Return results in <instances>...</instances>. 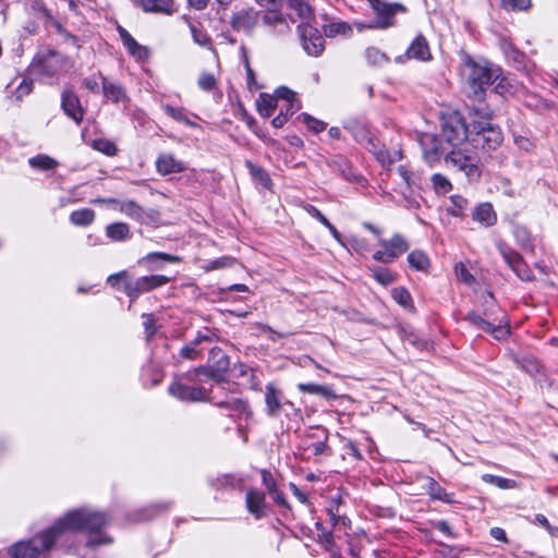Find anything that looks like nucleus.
Listing matches in <instances>:
<instances>
[{
  "label": "nucleus",
  "mask_w": 558,
  "mask_h": 558,
  "mask_svg": "<svg viewBox=\"0 0 558 558\" xmlns=\"http://www.w3.org/2000/svg\"><path fill=\"white\" fill-rule=\"evenodd\" d=\"M110 518L105 512L77 509L68 512L48 530L37 534L29 541L19 542L10 547L11 558H44L54 541L66 532L86 531L90 535L88 546L110 544L111 538L100 533Z\"/></svg>",
  "instance_id": "obj_1"
},
{
  "label": "nucleus",
  "mask_w": 558,
  "mask_h": 558,
  "mask_svg": "<svg viewBox=\"0 0 558 558\" xmlns=\"http://www.w3.org/2000/svg\"><path fill=\"white\" fill-rule=\"evenodd\" d=\"M471 119V142L485 150H494L502 143V134L498 128L492 125L493 111L486 101L466 105Z\"/></svg>",
  "instance_id": "obj_2"
},
{
  "label": "nucleus",
  "mask_w": 558,
  "mask_h": 558,
  "mask_svg": "<svg viewBox=\"0 0 558 558\" xmlns=\"http://www.w3.org/2000/svg\"><path fill=\"white\" fill-rule=\"evenodd\" d=\"M469 102L468 105L485 101V87L493 84L499 76V70L493 69L488 64L470 62L469 64Z\"/></svg>",
  "instance_id": "obj_3"
},
{
  "label": "nucleus",
  "mask_w": 558,
  "mask_h": 558,
  "mask_svg": "<svg viewBox=\"0 0 558 558\" xmlns=\"http://www.w3.org/2000/svg\"><path fill=\"white\" fill-rule=\"evenodd\" d=\"M68 59L62 53L53 49H45L37 52L31 65V74L41 80L58 77L64 71Z\"/></svg>",
  "instance_id": "obj_4"
},
{
  "label": "nucleus",
  "mask_w": 558,
  "mask_h": 558,
  "mask_svg": "<svg viewBox=\"0 0 558 558\" xmlns=\"http://www.w3.org/2000/svg\"><path fill=\"white\" fill-rule=\"evenodd\" d=\"M465 319L498 341L507 339L510 335L509 320L501 311H499V315H494L492 311L485 310L483 316L476 312H470Z\"/></svg>",
  "instance_id": "obj_5"
},
{
  "label": "nucleus",
  "mask_w": 558,
  "mask_h": 558,
  "mask_svg": "<svg viewBox=\"0 0 558 558\" xmlns=\"http://www.w3.org/2000/svg\"><path fill=\"white\" fill-rule=\"evenodd\" d=\"M376 14V19L368 25L356 24L357 29L362 32L364 28L387 29L395 25V15L397 13L407 12V8L398 2H387L386 0H367Z\"/></svg>",
  "instance_id": "obj_6"
},
{
  "label": "nucleus",
  "mask_w": 558,
  "mask_h": 558,
  "mask_svg": "<svg viewBox=\"0 0 558 558\" xmlns=\"http://www.w3.org/2000/svg\"><path fill=\"white\" fill-rule=\"evenodd\" d=\"M471 121L466 124L459 112H452L442 118L441 137L452 145L471 140Z\"/></svg>",
  "instance_id": "obj_7"
},
{
  "label": "nucleus",
  "mask_w": 558,
  "mask_h": 558,
  "mask_svg": "<svg viewBox=\"0 0 558 558\" xmlns=\"http://www.w3.org/2000/svg\"><path fill=\"white\" fill-rule=\"evenodd\" d=\"M300 39L304 50L310 56H318L324 50L325 39L319 31L312 26L308 22H302L298 26Z\"/></svg>",
  "instance_id": "obj_8"
},
{
  "label": "nucleus",
  "mask_w": 558,
  "mask_h": 558,
  "mask_svg": "<svg viewBox=\"0 0 558 558\" xmlns=\"http://www.w3.org/2000/svg\"><path fill=\"white\" fill-rule=\"evenodd\" d=\"M498 250L507 265L521 280L530 281L534 278L532 270L529 268L527 264L518 252L502 243L498 244Z\"/></svg>",
  "instance_id": "obj_9"
},
{
  "label": "nucleus",
  "mask_w": 558,
  "mask_h": 558,
  "mask_svg": "<svg viewBox=\"0 0 558 558\" xmlns=\"http://www.w3.org/2000/svg\"><path fill=\"white\" fill-rule=\"evenodd\" d=\"M446 163L463 171L471 181H475L481 175V170L476 158L465 155L462 151H451L446 156Z\"/></svg>",
  "instance_id": "obj_10"
},
{
  "label": "nucleus",
  "mask_w": 558,
  "mask_h": 558,
  "mask_svg": "<svg viewBox=\"0 0 558 558\" xmlns=\"http://www.w3.org/2000/svg\"><path fill=\"white\" fill-rule=\"evenodd\" d=\"M168 392L170 396L185 402L209 401L206 389L189 386L177 380L169 386Z\"/></svg>",
  "instance_id": "obj_11"
},
{
  "label": "nucleus",
  "mask_w": 558,
  "mask_h": 558,
  "mask_svg": "<svg viewBox=\"0 0 558 558\" xmlns=\"http://www.w3.org/2000/svg\"><path fill=\"white\" fill-rule=\"evenodd\" d=\"M259 19V12L253 8H242L232 13L230 25L236 32L251 34L258 24Z\"/></svg>",
  "instance_id": "obj_12"
},
{
  "label": "nucleus",
  "mask_w": 558,
  "mask_h": 558,
  "mask_svg": "<svg viewBox=\"0 0 558 558\" xmlns=\"http://www.w3.org/2000/svg\"><path fill=\"white\" fill-rule=\"evenodd\" d=\"M61 107L64 113L76 124H80L84 117V109L78 96L71 89H65L61 95Z\"/></svg>",
  "instance_id": "obj_13"
},
{
  "label": "nucleus",
  "mask_w": 558,
  "mask_h": 558,
  "mask_svg": "<svg viewBox=\"0 0 558 558\" xmlns=\"http://www.w3.org/2000/svg\"><path fill=\"white\" fill-rule=\"evenodd\" d=\"M282 391L274 384H267L265 387L266 413L270 417H278L284 404H291L289 401L282 402Z\"/></svg>",
  "instance_id": "obj_14"
},
{
  "label": "nucleus",
  "mask_w": 558,
  "mask_h": 558,
  "mask_svg": "<svg viewBox=\"0 0 558 558\" xmlns=\"http://www.w3.org/2000/svg\"><path fill=\"white\" fill-rule=\"evenodd\" d=\"M208 363L215 369L214 376L222 380L229 369V356L220 348L215 347L209 351Z\"/></svg>",
  "instance_id": "obj_15"
},
{
  "label": "nucleus",
  "mask_w": 558,
  "mask_h": 558,
  "mask_svg": "<svg viewBox=\"0 0 558 558\" xmlns=\"http://www.w3.org/2000/svg\"><path fill=\"white\" fill-rule=\"evenodd\" d=\"M102 78V93L107 100L113 104H123L126 105L130 101V98L122 87V85L108 81L106 77Z\"/></svg>",
  "instance_id": "obj_16"
},
{
  "label": "nucleus",
  "mask_w": 558,
  "mask_h": 558,
  "mask_svg": "<svg viewBox=\"0 0 558 558\" xmlns=\"http://www.w3.org/2000/svg\"><path fill=\"white\" fill-rule=\"evenodd\" d=\"M265 26L271 28L276 34L283 35L290 31V26L286 17L276 10H269L262 16Z\"/></svg>",
  "instance_id": "obj_17"
},
{
  "label": "nucleus",
  "mask_w": 558,
  "mask_h": 558,
  "mask_svg": "<svg viewBox=\"0 0 558 558\" xmlns=\"http://www.w3.org/2000/svg\"><path fill=\"white\" fill-rule=\"evenodd\" d=\"M405 57L420 61H428L432 58L428 43L423 35H418L409 46Z\"/></svg>",
  "instance_id": "obj_18"
},
{
  "label": "nucleus",
  "mask_w": 558,
  "mask_h": 558,
  "mask_svg": "<svg viewBox=\"0 0 558 558\" xmlns=\"http://www.w3.org/2000/svg\"><path fill=\"white\" fill-rule=\"evenodd\" d=\"M118 33L130 54L138 60L147 58V48L140 45L125 28L118 26Z\"/></svg>",
  "instance_id": "obj_19"
},
{
  "label": "nucleus",
  "mask_w": 558,
  "mask_h": 558,
  "mask_svg": "<svg viewBox=\"0 0 558 558\" xmlns=\"http://www.w3.org/2000/svg\"><path fill=\"white\" fill-rule=\"evenodd\" d=\"M500 48L506 58L513 63L515 69H525V54L518 50L513 44L505 38L500 40Z\"/></svg>",
  "instance_id": "obj_20"
},
{
  "label": "nucleus",
  "mask_w": 558,
  "mask_h": 558,
  "mask_svg": "<svg viewBox=\"0 0 558 558\" xmlns=\"http://www.w3.org/2000/svg\"><path fill=\"white\" fill-rule=\"evenodd\" d=\"M423 146L424 158L427 162L433 163L439 160L442 155V149L439 146V142L432 135H424L421 140Z\"/></svg>",
  "instance_id": "obj_21"
},
{
  "label": "nucleus",
  "mask_w": 558,
  "mask_h": 558,
  "mask_svg": "<svg viewBox=\"0 0 558 558\" xmlns=\"http://www.w3.org/2000/svg\"><path fill=\"white\" fill-rule=\"evenodd\" d=\"M265 495L258 490H250L246 494V508L256 519L264 515Z\"/></svg>",
  "instance_id": "obj_22"
},
{
  "label": "nucleus",
  "mask_w": 558,
  "mask_h": 558,
  "mask_svg": "<svg viewBox=\"0 0 558 558\" xmlns=\"http://www.w3.org/2000/svg\"><path fill=\"white\" fill-rule=\"evenodd\" d=\"M472 217L485 227L494 226L497 220L493 206L488 203L478 205L473 211Z\"/></svg>",
  "instance_id": "obj_23"
},
{
  "label": "nucleus",
  "mask_w": 558,
  "mask_h": 558,
  "mask_svg": "<svg viewBox=\"0 0 558 558\" xmlns=\"http://www.w3.org/2000/svg\"><path fill=\"white\" fill-rule=\"evenodd\" d=\"M106 235L113 242H122L131 238L130 227L124 222H113L106 227Z\"/></svg>",
  "instance_id": "obj_24"
},
{
  "label": "nucleus",
  "mask_w": 558,
  "mask_h": 558,
  "mask_svg": "<svg viewBox=\"0 0 558 558\" xmlns=\"http://www.w3.org/2000/svg\"><path fill=\"white\" fill-rule=\"evenodd\" d=\"M278 107V97H275V95H269L266 93L259 95L257 100V110L260 116L269 118Z\"/></svg>",
  "instance_id": "obj_25"
},
{
  "label": "nucleus",
  "mask_w": 558,
  "mask_h": 558,
  "mask_svg": "<svg viewBox=\"0 0 558 558\" xmlns=\"http://www.w3.org/2000/svg\"><path fill=\"white\" fill-rule=\"evenodd\" d=\"M140 4L146 12L170 14L173 8V0H140Z\"/></svg>",
  "instance_id": "obj_26"
},
{
  "label": "nucleus",
  "mask_w": 558,
  "mask_h": 558,
  "mask_svg": "<svg viewBox=\"0 0 558 558\" xmlns=\"http://www.w3.org/2000/svg\"><path fill=\"white\" fill-rule=\"evenodd\" d=\"M428 495L436 500L450 504L453 501L452 495L448 494L434 478L426 477L425 485Z\"/></svg>",
  "instance_id": "obj_27"
},
{
  "label": "nucleus",
  "mask_w": 558,
  "mask_h": 558,
  "mask_svg": "<svg viewBox=\"0 0 558 558\" xmlns=\"http://www.w3.org/2000/svg\"><path fill=\"white\" fill-rule=\"evenodd\" d=\"M157 169L162 174H169L181 171L183 168L172 155H161L157 162Z\"/></svg>",
  "instance_id": "obj_28"
},
{
  "label": "nucleus",
  "mask_w": 558,
  "mask_h": 558,
  "mask_svg": "<svg viewBox=\"0 0 558 558\" xmlns=\"http://www.w3.org/2000/svg\"><path fill=\"white\" fill-rule=\"evenodd\" d=\"M123 291L128 296H130L133 300L137 299L138 295L142 293L149 292L146 276L141 277L134 281L129 279V281H125Z\"/></svg>",
  "instance_id": "obj_29"
},
{
  "label": "nucleus",
  "mask_w": 558,
  "mask_h": 558,
  "mask_svg": "<svg viewBox=\"0 0 558 558\" xmlns=\"http://www.w3.org/2000/svg\"><path fill=\"white\" fill-rule=\"evenodd\" d=\"M379 245L392 251L397 257L409 250V244L401 234H395L390 240H379Z\"/></svg>",
  "instance_id": "obj_30"
},
{
  "label": "nucleus",
  "mask_w": 558,
  "mask_h": 558,
  "mask_svg": "<svg viewBox=\"0 0 558 558\" xmlns=\"http://www.w3.org/2000/svg\"><path fill=\"white\" fill-rule=\"evenodd\" d=\"M364 57L371 66H384L389 63V57L376 47H368Z\"/></svg>",
  "instance_id": "obj_31"
},
{
  "label": "nucleus",
  "mask_w": 558,
  "mask_h": 558,
  "mask_svg": "<svg viewBox=\"0 0 558 558\" xmlns=\"http://www.w3.org/2000/svg\"><path fill=\"white\" fill-rule=\"evenodd\" d=\"M275 97H278V102L280 100L289 102L292 113H295L301 108L300 101L295 98V93L288 87L281 86L277 88Z\"/></svg>",
  "instance_id": "obj_32"
},
{
  "label": "nucleus",
  "mask_w": 558,
  "mask_h": 558,
  "mask_svg": "<svg viewBox=\"0 0 558 558\" xmlns=\"http://www.w3.org/2000/svg\"><path fill=\"white\" fill-rule=\"evenodd\" d=\"M95 219V213L94 210L89 208H83L78 210H74L70 215V221L75 226H88L90 225Z\"/></svg>",
  "instance_id": "obj_33"
},
{
  "label": "nucleus",
  "mask_w": 558,
  "mask_h": 558,
  "mask_svg": "<svg viewBox=\"0 0 558 558\" xmlns=\"http://www.w3.org/2000/svg\"><path fill=\"white\" fill-rule=\"evenodd\" d=\"M298 388L302 392H307L312 395H318L323 396L326 399L335 398V393L331 388L325 385H317V384H299Z\"/></svg>",
  "instance_id": "obj_34"
},
{
  "label": "nucleus",
  "mask_w": 558,
  "mask_h": 558,
  "mask_svg": "<svg viewBox=\"0 0 558 558\" xmlns=\"http://www.w3.org/2000/svg\"><path fill=\"white\" fill-rule=\"evenodd\" d=\"M32 168L38 170H51L58 166V161L48 155L39 154L28 160Z\"/></svg>",
  "instance_id": "obj_35"
},
{
  "label": "nucleus",
  "mask_w": 558,
  "mask_h": 558,
  "mask_svg": "<svg viewBox=\"0 0 558 558\" xmlns=\"http://www.w3.org/2000/svg\"><path fill=\"white\" fill-rule=\"evenodd\" d=\"M245 166L253 179L258 181L264 187L270 186L271 180L268 173L262 167L253 163L250 160L245 162Z\"/></svg>",
  "instance_id": "obj_36"
},
{
  "label": "nucleus",
  "mask_w": 558,
  "mask_h": 558,
  "mask_svg": "<svg viewBox=\"0 0 558 558\" xmlns=\"http://www.w3.org/2000/svg\"><path fill=\"white\" fill-rule=\"evenodd\" d=\"M190 31L192 34L193 41L204 48L214 50L213 41L210 36L202 28H198L194 24H190Z\"/></svg>",
  "instance_id": "obj_37"
},
{
  "label": "nucleus",
  "mask_w": 558,
  "mask_h": 558,
  "mask_svg": "<svg viewBox=\"0 0 558 558\" xmlns=\"http://www.w3.org/2000/svg\"><path fill=\"white\" fill-rule=\"evenodd\" d=\"M408 262L415 270H426L429 266V259L423 251L415 250L408 255Z\"/></svg>",
  "instance_id": "obj_38"
},
{
  "label": "nucleus",
  "mask_w": 558,
  "mask_h": 558,
  "mask_svg": "<svg viewBox=\"0 0 558 558\" xmlns=\"http://www.w3.org/2000/svg\"><path fill=\"white\" fill-rule=\"evenodd\" d=\"M162 109L169 117H171L175 121L182 122L191 128L196 126V123H194L187 118L186 112L183 108L165 105L162 106Z\"/></svg>",
  "instance_id": "obj_39"
},
{
  "label": "nucleus",
  "mask_w": 558,
  "mask_h": 558,
  "mask_svg": "<svg viewBox=\"0 0 558 558\" xmlns=\"http://www.w3.org/2000/svg\"><path fill=\"white\" fill-rule=\"evenodd\" d=\"M371 270L373 272L374 279L384 287L393 283L397 279V276L387 268L374 267Z\"/></svg>",
  "instance_id": "obj_40"
},
{
  "label": "nucleus",
  "mask_w": 558,
  "mask_h": 558,
  "mask_svg": "<svg viewBox=\"0 0 558 558\" xmlns=\"http://www.w3.org/2000/svg\"><path fill=\"white\" fill-rule=\"evenodd\" d=\"M289 7L296 13V15L307 22L312 16L311 7L305 0H288Z\"/></svg>",
  "instance_id": "obj_41"
},
{
  "label": "nucleus",
  "mask_w": 558,
  "mask_h": 558,
  "mask_svg": "<svg viewBox=\"0 0 558 558\" xmlns=\"http://www.w3.org/2000/svg\"><path fill=\"white\" fill-rule=\"evenodd\" d=\"M215 404H216V407H218L220 409L233 411V412H238V413H244L248 409L247 403L239 398H232L230 400L220 401Z\"/></svg>",
  "instance_id": "obj_42"
},
{
  "label": "nucleus",
  "mask_w": 558,
  "mask_h": 558,
  "mask_svg": "<svg viewBox=\"0 0 558 558\" xmlns=\"http://www.w3.org/2000/svg\"><path fill=\"white\" fill-rule=\"evenodd\" d=\"M392 299L404 308H413V300L410 292L402 287L391 291Z\"/></svg>",
  "instance_id": "obj_43"
},
{
  "label": "nucleus",
  "mask_w": 558,
  "mask_h": 558,
  "mask_svg": "<svg viewBox=\"0 0 558 558\" xmlns=\"http://www.w3.org/2000/svg\"><path fill=\"white\" fill-rule=\"evenodd\" d=\"M180 259L181 258L179 256L161 252H153L143 257L140 263H156L157 260H162L167 263H178L180 262Z\"/></svg>",
  "instance_id": "obj_44"
},
{
  "label": "nucleus",
  "mask_w": 558,
  "mask_h": 558,
  "mask_svg": "<svg viewBox=\"0 0 558 558\" xmlns=\"http://www.w3.org/2000/svg\"><path fill=\"white\" fill-rule=\"evenodd\" d=\"M214 373H215V369L213 367H210V365L198 366L195 369H193L192 372L186 373L185 377L189 380H196L197 376L203 375V376H206L207 378H210L215 381H221L220 378H217L214 376Z\"/></svg>",
  "instance_id": "obj_45"
},
{
  "label": "nucleus",
  "mask_w": 558,
  "mask_h": 558,
  "mask_svg": "<svg viewBox=\"0 0 558 558\" xmlns=\"http://www.w3.org/2000/svg\"><path fill=\"white\" fill-rule=\"evenodd\" d=\"M197 85L205 92H211L217 86V78L211 73L202 72L198 76Z\"/></svg>",
  "instance_id": "obj_46"
},
{
  "label": "nucleus",
  "mask_w": 558,
  "mask_h": 558,
  "mask_svg": "<svg viewBox=\"0 0 558 558\" xmlns=\"http://www.w3.org/2000/svg\"><path fill=\"white\" fill-rule=\"evenodd\" d=\"M451 206L448 208V211L452 216H462L463 210L468 206L466 198L460 196V195H453L450 197Z\"/></svg>",
  "instance_id": "obj_47"
},
{
  "label": "nucleus",
  "mask_w": 558,
  "mask_h": 558,
  "mask_svg": "<svg viewBox=\"0 0 558 558\" xmlns=\"http://www.w3.org/2000/svg\"><path fill=\"white\" fill-rule=\"evenodd\" d=\"M349 32H351V27L344 22L330 23L329 25L325 26V34L328 37H332L339 34L345 35Z\"/></svg>",
  "instance_id": "obj_48"
},
{
  "label": "nucleus",
  "mask_w": 558,
  "mask_h": 558,
  "mask_svg": "<svg viewBox=\"0 0 558 558\" xmlns=\"http://www.w3.org/2000/svg\"><path fill=\"white\" fill-rule=\"evenodd\" d=\"M94 148L106 154L107 156H114L118 151L114 143L104 138L94 141Z\"/></svg>",
  "instance_id": "obj_49"
},
{
  "label": "nucleus",
  "mask_w": 558,
  "mask_h": 558,
  "mask_svg": "<svg viewBox=\"0 0 558 558\" xmlns=\"http://www.w3.org/2000/svg\"><path fill=\"white\" fill-rule=\"evenodd\" d=\"M432 182L437 193L446 194L451 190V183L439 173L432 177Z\"/></svg>",
  "instance_id": "obj_50"
},
{
  "label": "nucleus",
  "mask_w": 558,
  "mask_h": 558,
  "mask_svg": "<svg viewBox=\"0 0 558 558\" xmlns=\"http://www.w3.org/2000/svg\"><path fill=\"white\" fill-rule=\"evenodd\" d=\"M120 210L133 218H140L142 215V208L132 201L123 202L120 206Z\"/></svg>",
  "instance_id": "obj_51"
},
{
  "label": "nucleus",
  "mask_w": 558,
  "mask_h": 558,
  "mask_svg": "<svg viewBox=\"0 0 558 558\" xmlns=\"http://www.w3.org/2000/svg\"><path fill=\"white\" fill-rule=\"evenodd\" d=\"M302 121L307 125L308 129H311L315 133H319L325 130L326 124L323 121H319L310 114L303 113L301 116Z\"/></svg>",
  "instance_id": "obj_52"
},
{
  "label": "nucleus",
  "mask_w": 558,
  "mask_h": 558,
  "mask_svg": "<svg viewBox=\"0 0 558 558\" xmlns=\"http://www.w3.org/2000/svg\"><path fill=\"white\" fill-rule=\"evenodd\" d=\"M373 258L376 262L389 264L392 263L397 258V256L389 248L381 247V250H378L377 252L374 253Z\"/></svg>",
  "instance_id": "obj_53"
},
{
  "label": "nucleus",
  "mask_w": 558,
  "mask_h": 558,
  "mask_svg": "<svg viewBox=\"0 0 558 558\" xmlns=\"http://www.w3.org/2000/svg\"><path fill=\"white\" fill-rule=\"evenodd\" d=\"M148 291L155 288L162 287L170 281V278L163 275H150L146 276Z\"/></svg>",
  "instance_id": "obj_54"
},
{
  "label": "nucleus",
  "mask_w": 558,
  "mask_h": 558,
  "mask_svg": "<svg viewBox=\"0 0 558 558\" xmlns=\"http://www.w3.org/2000/svg\"><path fill=\"white\" fill-rule=\"evenodd\" d=\"M514 235H515L517 241L523 248L532 247L531 242H530V234L525 228H521V227L517 228L514 230Z\"/></svg>",
  "instance_id": "obj_55"
},
{
  "label": "nucleus",
  "mask_w": 558,
  "mask_h": 558,
  "mask_svg": "<svg viewBox=\"0 0 558 558\" xmlns=\"http://www.w3.org/2000/svg\"><path fill=\"white\" fill-rule=\"evenodd\" d=\"M501 5L507 10H523L527 9L531 0H500Z\"/></svg>",
  "instance_id": "obj_56"
},
{
  "label": "nucleus",
  "mask_w": 558,
  "mask_h": 558,
  "mask_svg": "<svg viewBox=\"0 0 558 558\" xmlns=\"http://www.w3.org/2000/svg\"><path fill=\"white\" fill-rule=\"evenodd\" d=\"M129 272L126 270L119 271L117 274H112L107 278V283L113 288H117L120 282L125 284V281H129Z\"/></svg>",
  "instance_id": "obj_57"
},
{
  "label": "nucleus",
  "mask_w": 558,
  "mask_h": 558,
  "mask_svg": "<svg viewBox=\"0 0 558 558\" xmlns=\"http://www.w3.org/2000/svg\"><path fill=\"white\" fill-rule=\"evenodd\" d=\"M196 344L192 341L190 344L183 347L180 351L181 357L185 360H196L201 352L196 349Z\"/></svg>",
  "instance_id": "obj_58"
},
{
  "label": "nucleus",
  "mask_w": 558,
  "mask_h": 558,
  "mask_svg": "<svg viewBox=\"0 0 558 558\" xmlns=\"http://www.w3.org/2000/svg\"><path fill=\"white\" fill-rule=\"evenodd\" d=\"M489 477V482L494 485H496L499 488L502 489H509L513 488L515 485V482L513 480L495 476V475H487Z\"/></svg>",
  "instance_id": "obj_59"
},
{
  "label": "nucleus",
  "mask_w": 558,
  "mask_h": 558,
  "mask_svg": "<svg viewBox=\"0 0 558 558\" xmlns=\"http://www.w3.org/2000/svg\"><path fill=\"white\" fill-rule=\"evenodd\" d=\"M535 521L541 524L543 527H545L547 530V532L553 536V537H557L558 536V527L557 526H554L549 523V521L547 520V518L544 515V514H536L535 515Z\"/></svg>",
  "instance_id": "obj_60"
},
{
  "label": "nucleus",
  "mask_w": 558,
  "mask_h": 558,
  "mask_svg": "<svg viewBox=\"0 0 558 558\" xmlns=\"http://www.w3.org/2000/svg\"><path fill=\"white\" fill-rule=\"evenodd\" d=\"M260 475H262L263 484L265 485L268 494L271 492H275V489L277 488V485H276V481H275L272 474L267 470H262Z\"/></svg>",
  "instance_id": "obj_61"
},
{
  "label": "nucleus",
  "mask_w": 558,
  "mask_h": 558,
  "mask_svg": "<svg viewBox=\"0 0 558 558\" xmlns=\"http://www.w3.org/2000/svg\"><path fill=\"white\" fill-rule=\"evenodd\" d=\"M304 209L308 215L316 218L325 227H327L330 223V221L315 206L307 204L304 206Z\"/></svg>",
  "instance_id": "obj_62"
},
{
  "label": "nucleus",
  "mask_w": 558,
  "mask_h": 558,
  "mask_svg": "<svg viewBox=\"0 0 558 558\" xmlns=\"http://www.w3.org/2000/svg\"><path fill=\"white\" fill-rule=\"evenodd\" d=\"M33 89V82L24 78L21 84L16 88V98L22 99L24 96L28 95Z\"/></svg>",
  "instance_id": "obj_63"
},
{
  "label": "nucleus",
  "mask_w": 558,
  "mask_h": 558,
  "mask_svg": "<svg viewBox=\"0 0 558 558\" xmlns=\"http://www.w3.org/2000/svg\"><path fill=\"white\" fill-rule=\"evenodd\" d=\"M344 453L353 457L356 460H362V453L357 448L356 444L353 441H348L343 447Z\"/></svg>",
  "instance_id": "obj_64"
}]
</instances>
